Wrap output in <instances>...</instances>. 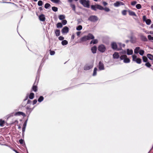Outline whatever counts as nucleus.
<instances>
[{"label":"nucleus","mask_w":153,"mask_h":153,"mask_svg":"<svg viewBox=\"0 0 153 153\" xmlns=\"http://www.w3.org/2000/svg\"><path fill=\"white\" fill-rule=\"evenodd\" d=\"M111 46L113 50L119 51L121 49V43H118L117 45L116 42H112Z\"/></svg>","instance_id":"1"},{"label":"nucleus","mask_w":153,"mask_h":153,"mask_svg":"<svg viewBox=\"0 0 153 153\" xmlns=\"http://www.w3.org/2000/svg\"><path fill=\"white\" fill-rule=\"evenodd\" d=\"M22 115L23 117H25L26 115L25 114L21 111H18L16 113L13 112L11 113L8 115V117L13 116H20Z\"/></svg>","instance_id":"2"},{"label":"nucleus","mask_w":153,"mask_h":153,"mask_svg":"<svg viewBox=\"0 0 153 153\" xmlns=\"http://www.w3.org/2000/svg\"><path fill=\"white\" fill-rule=\"evenodd\" d=\"M79 2L84 7L88 8H89V1L88 0H80Z\"/></svg>","instance_id":"3"},{"label":"nucleus","mask_w":153,"mask_h":153,"mask_svg":"<svg viewBox=\"0 0 153 153\" xmlns=\"http://www.w3.org/2000/svg\"><path fill=\"white\" fill-rule=\"evenodd\" d=\"M98 19L97 16H91L88 19V20L91 22H95L97 21Z\"/></svg>","instance_id":"4"},{"label":"nucleus","mask_w":153,"mask_h":153,"mask_svg":"<svg viewBox=\"0 0 153 153\" xmlns=\"http://www.w3.org/2000/svg\"><path fill=\"white\" fill-rule=\"evenodd\" d=\"M105 49L106 48L105 46L103 45H99L98 48V50L100 52L102 53L104 52Z\"/></svg>","instance_id":"5"},{"label":"nucleus","mask_w":153,"mask_h":153,"mask_svg":"<svg viewBox=\"0 0 153 153\" xmlns=\"http://www.w3.org/2000/svg\"><path fill=\"white\" fill-rule=\"evenodd\" d=\"M143 21L145 22L147 25H149L150 24L151 22V20L150 19H147L146 16H143Z\"/></svg>","instance_id":"6"},{"label":"nucleus","mask_w":153,"mask_h":153,"mask_svg":"<svg viewBox=\"0 0 153 153\" xmlns=\"http://www.w3.org/2000/svg\"><path fill=\"white\" fill-rule=\"evenodd\" d=\"M98 68L100 71L104 70L105 69L103 64L100 61L99 62V64Z\"/></svg>","instance_id":"7"},{"label":"nucleus","mask_w":153,"mask_h":153,"mask_svg":"<svg viewBox=\"0 0 153 153\" xmlns=\"http://www.w3.org/2000/svg\"><path fill=\"white\" fill-rule=\"evenodd\" d=\"M93 67V64H87L84 67V69L85 70H88L91 69Z\"/></svg>","instance_id":"8"},{"label":"nucleus","mask_w":153,"mask_h":153,"mask_svg":"<svg viewBox=\"0 0 153 153\" xmlns=\"http://www.w3.org/2000/svg\"><path fill=\"white\" fill-rule=\"evenodd\" d=\"M26 108V109H27L26 113H27V114H28V117L29 116V115L30 114V113L33 110V108H31L30 107V106H27Z\"/></svg>","instance_id":"9"},{"label":"nucleus","mask_w":153,"mask_h":153,"mask_svg":"<svg viewBox=\"0 0 153 153\" xmlns=\"http://www.w3.org/2000/svg\"><path fill=\"white\" fill-rule=\"evenodd\" d=\"M68 31L69 28L68 27L66 26H65L64 27L62 30V33H67Z\"/></svg>","instance_id":"10"},{"label":"nucleus","mask_w":153,"mask_h":153,"mask_svg":"<svg viewBox=\"0 0 153 153\" xmlns=\"http://www.w3.org/2000/svg\"><path fill=\"white\" fill-rule=\"evenodd\" d=\"M86 36L88 40L93 39L94 38V36L92 34L90 33H88Z\"/></svg>","instance_id":"11"},{"label":"nucleus","mask_w":153,"mask_h":153,"mask_svg":"<svg viewBox=\"0 0 153 153\" xmlns=\"http://www.w3.org/2000/svg\"><path fill=\"white\" fill-rule=\"evenodd\" d=\"M114 59H117L120 57V55L118 53L115 52L113 55Z\"/></svg>","instance_id":"12"},{"label":"nucleus","mask_w":153,"mask_h":153,"mask_svg":"<svg viewBox=\"0 0 153 153\" xmlns=\"http://www.w3.org/2000/svg\"><path fill=\"white\" fill-rule=\"evenodd\" d=\"M39 19L40 21H44L45 20V15L43 14H41L39 16Z\"/></svg>","instance_id":"13"},{"label":"nucleus","mask_w":153,"mask_h":153,"mask_svg":"<svg viewBox=\"0 0 153 153\" xmlns=\"http://www.w3.org/2000/svg\"><path fill=\"white\" fill-rule=\"evenodd\" d=\"M140 36L141 39L142 41L144 42L147 41V39L146 36H145L142 34H140Z\"/></svg>","instance_id":"14"},{"label":"nucleus","mask_w":153,"mask_h":153,"mask_svg":"<svg viewBox=\"0 0 153 153\" xmlns=\"http://www.w3.org/2000/svg\"><path fill=\"white\" fill-rule=\"evenodd\" d=\"M97 50V47L95 46H94V47L91 48V51H92V52L93 53H96Z\"/></svg>","instance_id":"15"},{"label":"nucleus","mask_w":153,"mask_h":153,"mask_svg":"<svg viewBox=\"0 0 153 153\" xmlns=\"http://www.w3.org/2000/svg\"><path fill=\"white\" fill-rule=\"evenodd\" d=\"M88 40L86 36H84L80 39V41L82 42H85Z\"/></svg>","instance_id":"16"},{"label":"nucleus","mask_w":153,"mask_h":153,"mask_svg":"<svg viewBox=\"0 0 153 153\" xmlns=\"http://www.w3.org/2000/svg\"><path fill=\"white\" fill-rule=\"evenodd\" d=\"M128 13H129V15L131 16H136L137 15L134 12L131 11L130 10H129L128 11Z\"/></svg>","instance_id":"17"},{"label":"nucleus","mask_w":153,"mask_h":153,"mask_svg":"<svg viewBox=\"0 0 153 153\" xmlns=\"http://www.w3.org/2000/svg\"><path fill=\"white\" fill-rule=\"evenodd\" d=\"M147 57L150 60H153V56L150 54H148L147 55Z\"/></svg>","instance_id":"18"},{"label":"nucleus","mask_w":153,"mask_h":153,"mask_svg":"<svg viewBox=\"0 0 153 153\" xmlns=\"http://www.w3.org/2000/svg\"><path fill=\"white\" fill-rule=\"evenodd\" d=\"M133 51L132 49H127V54L128 55H132L133 53Z\"/></svg>","instance_id":"19"},{"label":"nucleus","mask_w":153,"mask_h":153,"mask_svg":"<svg viewBox=\"0 0 153 153\" xmlns=\"http://www.w3.org/2000/svg\"><path fill=\"white\" fill-rule=\"evenodd\" d=\"M59 19L60 20H64L65 18V16L64 15H61L59 16Z\"/></svg>","instance_id":"20"},{"label":"nucleus","mask_w":153,"mask_h":153,"mask_svg":"<svg viewBox=\"0 0 153 153\" xmlns=\"http://www.w3.org/2000/svg\"><path fill=\"white\" fill-rule=\"evenodd\" d=\"M130 62V60L129 59L126 57L123 60V62L125 63H128Z\"/></svg>","instance_id":"21"},{"label":"nucleus","mask_w":153,"mask_h":153,"mask_svg":"<svg viewBox=\"0 0 153 153\" xmlns=\"http://www.w3.org/2000/svg\"><path fill=\"white\" fill-rule=\"evenodd\" d=\"M34 97V94L33 93H31L29 95V98L31 100L33 99Z\"/></svg>","instance_id":"22"},{"label":"nucleus","mask_w":153,"mask_h":153,"mask_svg":"<svg viewBox=\"0 0 153 153\" xmlns=\"http://www.w3.org/2000/svg\"><path fill=\"white\" fill-rule=\"evenodd\" d=\"M60 30L58 29H56L55 31V34L57 36H58L60 35Z\"/></svg>","instance_id":"23"},{"label":"nucleus","mask_w":153,"mask_h":153,"mask_svg":"<svg viewBox=\"0 0 153 153\" xmlns=\"http://www.w3.org/2000/svg\"><path fill=\"white\" fill-rule=\"evenodd\" d=\"M97 42H98L97 40V39H95L91 40L90 42V44H94L97 43Z\"/></svg>","instance_id":"24"},{"label":"nucleus","mask_w":153,"mask_h":153,"mask_svg":"<svg viewBox=\"0 0 153 153\" xmlns=\"http://www.w3.org/2000/svg\"><path fill=\"white\" fill-rule=\"evenodd\" d=\"M52 2L56 4H59L61 2L60 0H50Z\"/></svg>","instance_id":"25"},{"label":"nucleus","mask_w":153,"mask_h":153,"mask_svg":"<svg viewBox=\"0 0 153 153\" xmlns=\"http://www.w3.org/2000/svg\"><path fill=\"white\" fill-rule=\"evenodd\" d=\"M97 9L100 10H103L104 9V7H103L99 4H97Z\"/></svg>","instance_id":"26"},{"label":"nucleus","mask_w":153,"mask_h":153,"mask_svg":"<svg viewBox=\"0 0 153 153\" xmlns=\"http://www.w3.org/2000/svg\"><path fill=\"white\" fill-rule=\"evenodd\" d=\"M44 99V98L42 96H40L38 99V101L39 102H41Z\"/></svg>","instance_id":"27"},{"label":"nucleus","mask_w":153,"mask_h":153,"mask_svg":"<svg viewBox=\"0 0 153 153\" xmlns=\"http://www.w3.org/2000/svg\"><path fill=\"white\" fill-rule=\"evenodd\" d=\"M140 48L139 47H137L134 50V53H139Z\"/></svg>","instance_id":"28"},{"label":"nucleus","mask_w":153,"mask_h":153,"mask_svg":"<svg viewBox=\"0 0 153 153\" xmlns=\"http://www.w3.org/2000/svg\"><path fill=\"white\" fill-rule=\"evenodd\" d=\"M114 5L115 7H118L120 6V1H117L115 3H114Z\"/></svg>","instance_id":"29"},{"label":"nucleus","mask_w":153,"mask_h":153,"mask_svg":"<svg viewBox=\"0 0 153 153\" xmlns=\"http://www.w3.org/2000/svg\"><path fill=\"white\" fill-rule=\"evenodd\" d=\"M97 4L96 5H92L91 6V8L92 10L95 11H96L97 9Z\"/></svg>","instance_id":"30"},{"label":"nucleus","mask_w":153,"mask_h":153,"mask_svg":"<svg viewBox=\"0 0 153 153\" xmlns=\"http://www.w3.org/2000/svg\"><path fill=\"white\" fill-rule=\"evenodd\" d=\"M61 43L63 45H67L68 44V42L66 40H64Z\"/></svg>","instance_id":"31"},{"label":"nucleus","mask_w":153,"mask_h":153,"mask_svg":"<svg viewBox=\"0 0 153 153\" xmlns=\"http://www.w3.org/2000/svg\"><path fill=\"white\" fill-rule=\"evenodd\" d=\"M97 68H95L94 69L93 73V76H95L97 75Z\"/></svg>","instance_id":"32"},{"label":"nucleus","mask_w":153,"mask_h":153,"mask_svg":"<svg viewBox=\"0 0 153 153\" xmlns=\"http://www.w3.org/2000/svg\"><path fill=\"white\" fill-rule=\"evenodd\" d=\"M135 62L137 63L140 64L141 62V59L139 58H137L136 59Z\"/></svg>","instance_id":"33"},{"label":"nucleus","mask_w":153,"mask_h":153,"mask_svg":"<svg viewBox=\"0 0 153 153\" xmlns=\"http://www.w3.org/2000/svg\"><path fill=\"white\" fill-rule=\"evenodd\" d=\"M56 27L58 28H61L62 27V25L61 23H58L56 25Z\"/></svg>","instance_id":"34"},{"label":"nucleus","mask_w":153,"mask_h":153,"mask_svg":"<svg viewBox=\"0 0 153 153\" xmlns=\"http://www.w3.org/2000/svg\"><path fill=\"white\" fill-rule=\"evenodd\" d=\"M5 122L4 120H2L1 119H0V126L2 127L4 126Z\"/></svg>","instance_id":"35"},{"label":"nucleus","mask_w":153,"mask_h":153,"mask_svg":"<svg viewBox=\"0 0 153 153\" xmlns=\"http://www.w3.org/2000/svg\"><path fill=\"white\" fill-rule=\"evenodd\" d=\"M70 6L72 8V10L74 11L76 10V8L74 4H70Z\"/></svg>","instance_id":"36"},{"label":"nucleus","mask_w":153,"mask_h":153,"mask_svg":"<svg viewBox=\"0 0 153 153\" xmlns=\"http://www.w3.org/2000/svg\"><path fill=\"white\" fill-rule=\"evenodd\" d=\"M32 89L33 91L34 92H36L37 90V87L34 85H33Z\"/></svg>","instance_id":"37"},{"label":"nucleus","mask_w":153,"mask_h":153,"mask_svg":"<svg viewBox=\"0 0 153 153\" xmlns=\"http://www.w3.org/2000/svg\"><path fill=\"white\" fill-rule=\"evenodd\" d=\"M127 57V56L126 55H121L120 57V59L121 60H124L125 58Z\"/></svg>","instance_id":"38"},{"label":"nucleus","mask_w":153,"mask_h":153,"mask_svg":"<svg viewBox=\"0 0 153 153\" xmlns=\"http://www.w3.org/2000/svg\"><path fill=\"white\" fill-rule=\"evenodd\" d=\"M50 7L51 5L49 3H46L45 5V8L46 9H48L49 7Z\"/></svg>","instance_id":"39"},{"label":"nucleus","mask_w":153,"mask_h":153,"mask_svg":"<svg viewBox=\"0 0 153 153\" xmlns=\"http://www.w3.org/2000/svg\"><path fill=\"white\" fill-rule=\"evenodd\" d=\"M82 26L81 25H79L76 27V30H80L82 29Z\"/></svg>","instance_id":"40"},{"label":"nucleus","mask_w":153,"mask_h":153,"mask_svg":"<svg viewBox=\"0 0 153 153\" xmlns=\"http://www.w3.org/2000/svg\"><path fill=\"white\" fill-rule=\"evenodd\" d=\"M43 2L42 1L39 0L38 1V5L39 6H42L43 4Z\"/></svg>","instance_id":"41"},{"label":"nucleus","mask_w":153,"mask_h":153,"mask_svg":"<svg viewBox=\"0 0 153 153\" xmlns=\"http://www.w3.org/2000/svg\"><path fill=\"white\" fill-rule=\"evenodd\" d=\"M143 60L144 62H146L148 61L147 58L145 56H143Z\"/></svg>","instance_id":"42"},{"label":"nucleus","mask_w":153,"mask_h":153,"mask_svg":"<svg viewBox=\"0 0 153 153\" xmlns=\"http://www.w3.org/2000/svg\"><path fill=\"white\" fill-rule=\"evenodd\" d=\"M136 8L138 9H140L141 8V6L140 4H138L136 6Z\"/></svg>","instance_id":"43"},{"label":"nucleus","mask_w":153,"mask_h":153,"mask_svg":"<svg viewBox=\"0 0 153 153\" xmlns=\"http://www.w3.org/2000/svg\"><path fill=\"white\" fill-rule=\"evenodd\" d=\"M52 10L54 12H56L58 10L57 7H53L52 8Z\"/></svg>","instance_id":"44"},{"label":"nucleus","mask_w":153,"mask_h":153,"mask_svg":"<svg viewBox=\"0 0 153 153\" xmlns=\"http://www.w3.org/2000/svg\"><path fill=\"white\" fill-rule=\"evenodd\" d=\"M145 65L148 68H150L151 66V65L149 62H146L145 64Z\"/></svg>","instance_id":"45"},{"label":"nucleus","mask_w":153,"mask_h":153,"mask_svg":"<svg viewBox=\"0 0 153 153\" xmlns=\"http://www.w3.org/2000/svg\"><path fill=\"white\" fill-rule=\"evenodd\" d=\"M148 38L149 40H153V37L151 36L150 35H149L148 36Z\"/></svg>","instance_id":"46"},{"label":"nucleus","mask_w":153,"mask_h":153,"mask_svg":"<svg viewBox=\"0 0 153 153\" xmlns=\"http://www.w3.org/2000/svg\"><path fill=\"white\" fill-rule=\"evenodd\" d=\"M144 53V51L143 50H140L139 52V54H140L141 56H143Z\"/></svg>","instance_id":"47"},{"label":"nucleus","mask_w":153,"mask_h":153,"mask_svg":"<svg viewBox=\"0 0 153 153\" xmlns=\"http://www.w3.org/2000/svg\"><path fill=\"white\" fill-rule=\"evenodd\" d=\"M132 57L133 61L135 62L136 60V59L137 58V56L135 55H133L132 56Z\"/></svg>","instance_id":"48"},{"label":"nucleus","mask_w":153,"mask_h":153,"mask_svg":"<svg viewBox=\"0 0 153 153\" xmlns=\"http://www.w3.org/2000/svg\"><path fill=\"white\" fill-rule=\"evenodd\" d=\"M103 10H104L105 11L108 12L110 11V9L108 7H105V8H104V9Z\"/></svg>","instance_id":"49"},{"label":"nucleus","mask_w":153,"mask_h":153,"mask_svg":"<svg viewBox=\"0 0 153 153\" xmlns=\"http://www.w3.org/2000/svg\"><path fill=\"white\" fill-rule=\"evenodd\" d=\"M62 23L63 25H65L67 23V21L66 20H63L62 21Z\"/></svg>","instance_id":"50"},{"label":"nucleus","mask_w":153,"mask_h":153,"mask_svg":"<svg viewBox=\"0 0 153 153\" xmlns=\"http://www.w3.org/2000/svg\"><path fill=\"white\" fill-rule=\"evenodd\" d=\"M137 3V2L136 1H133L131 2V5L132 6H134Z\"/></svg>","instance_id":"51"},{"label":"nucleus","mask_w":153,"mask_h":153,"mask_svg":"<svg viewBox=\"0 0 153 153\" xmlns=\"http://www.w3.org/2000/svg\"><path fill=\"white\" fill-rule=\"evenodd\" d=\"M27 119L24 122V123L23 124V127H25V128H26V125H27Z\"/></svg>","instance_id":"52"},{"label":"nucleus","mask_w":153,"mask_h":153,"mask_svg":"<svg viewBox=\"0 0 153 153\" xmlns=\"http://www.w3.org/2000/svg\"><path fill=\"white\" fill-rule=\"evenodd\" d=\"M127 10H124L122 11V14L123 15H126V14Z\"/></svg>","instance_id":"53"},{"label":"nucleus","mask_w":153,"mask_h":153,"mask_svg":"<svg viewBox=\"0 0 153 153\" xmlns=\"http://www.w3.org/2000/svg\"><path fill=\"white\" fill-rule=\"evenodd\" d=\"M126 51H122L120 52L119 53V54L120 55L122 54H124L126 53Z\"/></svg>","instance_id":"54"},{"label":"nucleus","mask_w":153,"mask_h":153,"mask_svg":"<svg viewBox=\"0 0 153 153\" xmlns=\"http://www.w3.org/2000/svg\"><path fill=\"white\" fill-rule=\"evenodd\" d=\"M82 21V20L81 19H78L77 20V22H78V24H79Z\"/></svg>","instance_id":"55"},{"label":"nucleus","mask_w":153,"mask_h":153,"mask_svg":"<svg viewBox=\"0 0 153 153\" xmlns=\"http://www.w3.org/2000/svg\"><path fill=\"white\" fill-rule=\"evenodd\" d=\"M55 54V52L54 51H50V54L52 56L54 55Z\"/></svg>","instance_id":"56"},{"label":"nucleus","mask_w":153,"mask_h":153,"mask_svg":"<svg viewBox=\"0 0 153 153\" xmlns=\"http://www.w3.org/2000/svg\"><path fill=\"white\" fill-rule=\"evenodd\" d=\"M64 37L62 36H60L59 37L58 39L59 40H63L64 39Z\"/></svg>","instance_id":"57"},{"label":"nucleus","mask_w":153,"mask_h":153,"mask_svg":"<svg viewBox=\"0 0 153 153\" xmlns=\"http://www.w3.org/2000/svg\"><path fill=\"white\" fill-rule=\"evenodd\" d=\"M19 142L21 144H23L24 143V141L22 139H21L19 140Z\"/></svg>","instance_id":"58"},{"label":"nucleus","mask_w":153,"mask_h":153,"mask_svg":"<svg viewBox=\"0 0 153 153\" xmlns=\"http://www.w3.org/2000/svg\"><path fill=\"white\" fill-rule=\"evenodd\" d=\"M37 102V100H34L33 101V104L34 105L36 104Z\"/></svg>","instance_id":"59"},{"label":"nucleus","mask_w":153,"mask_h":153,"mask_svg":"<svg viewBox=\"0 0 153 153\" xmlns=\"http://www.w3.org/2000/svg\"><path fill=\"white\" fill-rule=\"evenodd\" d=\"M28 94H27V96H26V97H25V99L24 100V101H25L26 100H27L28 98Z\"/></svg>","instance_id":"60"},{"label":"nucleus","mask_w":153,"mask_h":153,"mask_svg":"<svg viewBox=\"0 0 153 153\" xmlns=\"http://www.w3.org/2000/svg\"><path fill=\"white\" fill-rule=\"evenodd\" d=\"M102 4L104 6H105L108 4V3L106 2L105 1H103L102 2Z\"/></svg>","instance_id":"61"},{"label":"nucleus","mask_w":153,"mask_h":153,"mask_svg":"<svg viewBox=\"0 0 153 153\" xmlns=\"http://www.w3.org/2000/svg\"><path fill=\"white\" fill-rule=\"evenodd\" d=\"M26 128L22 127V132H23V133L25 132V130Z\"/></svg>","instance_id":"62"},{"label":"nucleus","mask_w":153,"mask_h":153,"mask_svg":"<svg viewBox=\"0 0 153 153\" xmlns=\"http://www.w3.org/2000/svg\"><path fill=\"white\" fill-rule=\"evenodd\" d=\"M81 32L78 31L76 32V35L77 36H79L80 35Z\"/></svg>","instance_id":"63"},{"label":"nucleus","mask_w":153,"mask_h":153,"mask_svg":"<svg viewBox=\"0 0 153 153\" xmlns=\"http://www.w3.org/2000/svg\"><path fill=\"white\" fill-rule=\"evenodd\" d=\"M120 5H124V3L121 1H120Z\"/></svg>","instance_id":"64"}]
</instances>
